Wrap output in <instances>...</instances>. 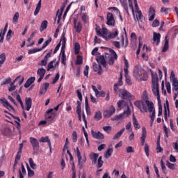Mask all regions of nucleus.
I'll return each mask as SVG.
<instances>
[{
    "mask_svg": "<svg viewBox=\"0 0 178 178\" xmlns=\"http://www.w3.org/2000/svg\"><path fill=\"white\" fill-rule=\"evenodd\" d=\"M153 40L156 44H159L161 42V33H157L156 32L153 33Z\"/></svg>",
    "mask_w": 178,
    "mask_h": 178,
    "instance_id": "26",
    "label": "nucleus"
},
{
    "mask_svg": "<svg viewBox=\"0 0 178 178\" xmlns=\"http://www.w3.org/2000/svg\"><path fill=\"white\" fill-rule=\"evenodd\" d=\"M81 19L85 24H88L89 22H90V17H88V15H87L86 14H82Z\"/></svg>",
    "mask_w": 178,
    "mask_h": 178,
    "instance_id": "35",
    "label": "nucleus"
},
{
    "mask_svg": "<svg viewBox=\"0 0 178 178\" xmlns=\"http://www.w3.org/2000/svg\"><path fill=\"white\" fill-rule=\"evenodd\" d=\"M104 165V161H102V156H100L97 159V168H102Z\"/></svg>",
    "mask_w": 178,
    "mask_h": 178,
    "instance_id": "45",
    "label": "nucleus"
},
{
    "mask_svg": "<svg viewBox=\"0 0 178 178\" xmlns=\"http://www.w3.org/2000/svg\"><path fill=\"white\" fill-rule=\"evenodd\" d=\"M40 10H41V0H40L38 3L37 4L36 8L34 11V15L37 16V15L40 13Z\"/></svg>",
    "mask_w": 178,
    "mask_h": 178,
    "instance_id": "37",
    "label": "nucleus"
},
{
    "mask_svg": "<svg viewBox=\"0 0 178 178\" xmlns=\"http://www.w3.org/2000/svg\"><path fill=\"white\" fill-rule=\"evenodd\" d=\"M0 101L2 102L3 106H4V108H6L7 109H8V111H10V110L15 111V108H13V106H12L9 104V102H8V100H6V99L2 98V99H0Z\"/></svg>",
    "mask_w": 178,
    "mask_h": 178,
    "instance_id": "13",
    "label": "nucleus"
},
{
    "mask_svg": "<svg viewBox=\"0 0 178 178\" xmlns=\"http://www.w3.org/2000/svg\"><path fill=\"white\" fill-rule=\"evenodd\" d=\"M166 166L168 168H169V169H171V170H175V169H176V165H175L169 161L166 162Z\"/></svg>",
    "mask_w": 178,
    "mask_h": 178,
    "instance_id": "48",
    "label": "nucleus"
},
{
    "mask_svg": "<svg viewBox=\"0 0 178 178\" xmlns=\"http://www.w3.org/2000/svg\"><path fill=\"white\" fill-rule=\"evenodd\" d=\"M19 20V13H15L14 16H13V23L14 24H17V22Z\"/></svg>",
    "mask_w": 178,
    "mask_h": 178,
    "instance_id": "44",
    "label": "nucleus"
},
{
    "mask_svg": "<svg viewBox=\"0 0 178 178\" xmlns=\"http://www.w3.org/2000/svg\"><path fill=\"white\" fill-rule=\"evenodd\" d=\"M45 47H47V45L42 46L40 49L34 48L33 49H31V50L29 51L28 54L29 55H31V54H35V52H40V51H42V49H44V48H45Z\"/></svg>",
    "mask_w": 178,
    "mask_h": 178,
    "instance_id": "29",
    "label": "nucleus"
},
{
    "mask_svg": "<svg viewBox=\"0 0 178 178\" xmlns=\"http://www.w3.org/2000/svg\"><path fill=\"white\" fill-rule=\"evenodd\" d=\"M151 74H152V84L156 85V84H159V79L158 78V74L156 72H154L153 71H151Z\"/></svg>",
    "mask_w": 178,
    "mask_h": 178,
    "instance_id": "16",
    "label": "nucleus"
},
{
    "mask_svg": "<svg viewBox=\"0 0 178 178\" xmlns=\"http://www.w3.org/2000/svg\"><path fill=\"white\" fill-rule=\"evenodd\" d=\"M164 109H165V120H167L168 119V113H166V109H168V111H169V102L166 101V104H165L164 106Z\"/></svg>",
    "mask_w": 178,
    "mask_h": 178,
    "instance_id": "49",
    "label": "nucleus"
},
{
    "mask_svg": "<svg viewBox=\"0 0 178 178\" xmlns=\"http://www.w3.org/2000/svg\"><path fill=\"white\" fill-rule=\"evenodd\" d=\"M74 152L78 158V163L79 166L81 168H83V164L86 163L87 159L86 158V156H83V158L81 157V153L80 152L79 147L74 149Z\"/></svg>",
    "mask_w": 178,
    "mask_h": 178,
    "instance_id": "4",
    "label": "nucleus"
},
{
    "mask_svg": "<svg viewBox=\"0 0 178 178\" xmlns=\"http://www.w3.org/2000/svg\"><path fill=\"white\" fill-rule=\"evenodd\" d=\"M108 51L110 54H106L105 56H100L99 58L97 59L98 63H101V65H102L105 69H108V64L106 62H108L110 66H112V65L115 63V60L118 59V54H116L115 51L111 49H108Z\"/></svg>",
    "mask_w": 178,
    "mask_h": 178,
    "instance_id": "1",
    "label": "nucleus"
},
{
    "mask_svg": "<svg viewBox=\"0 0 178 178\" xmlns=\"http://www.w3.org/2000/svg\"><path fill=\"white\" fill-rule=\"evenodd\" d=\"M152 91L154 95H156L158 101L161 99V96L159 95V84L152 85Z\"/></svg>",
    "mask_w": 178,
    "mask_h": 178,
    "instance_id": "14",
    "label": "nucleus"
},
{
    "mask_svg": "<svg viewBox=\"0 0 178 178\" xmlns=\"http://www.w3.org/2000/svg\"><path fill=\"white\" fill-rule=\"evenodd\" d=\"M89 156L92 161V165H96L97 161H98V156H99V155L97 153L92 152Z\"/></svg>",
    "mask_w": 178,
    "mask_h": 178,
    "instance_id": "20",
    "label": "nucleus"
},
{
    "mask_svg": "<svg viewBox=\"0 0 178 178\" xmlns=\"http://www.w3.org/2000/svg\"><path fill=\"white\" fill-rule=\"evenodd\" d=\"M6 60V54L5 53H3L0 55V67H2V65L5 63V61Z\"/></svg>",
    "mask_w": 178,
    "mask_h": 178,
    "instance_id": "36",
    "label": "nucleus"
},
{
    "mask_svg": "<svg viewBox=\"0 0 178 178\" xmlns=\"http://www.w3.org/2000/svg\"><path fill=\"white\" fill-rule=\"evenodd\" d=\"M76 105V113H81V102L80 101H77Z\"/></svg>",
    "mask_w": 178,
    "mask_h": 178,
    "instance_id": "51",
    "label": "nucleus"
},
{
    "mask_svg": "<svg viewBox=\"0 0 178 178\" xmlns=\"http://www.w3.org/2000/svg\"><path fill=\"white\" fill-rule=\"evenodd\" d=\"M133 123L136 130H138L140 126V124H138V121H137V119L136 118V117H134V115L133 116Z\"/></svg>",
    "mask_w": 178,
    "mask_h": 178,
    "instance_id": "40",
    "label": "nucleus"
},
{
    "mask_svg": "<svg viewBox=\"0 0 178 178\" xmlns=\"http://www.w3.org/2000/svg\"><path fill=\"white\" fill-rule=\"evenodd\" d=\"M144 150L147 156H149V147L148 146V144H145Z\"/></svg>",
    "mask_w": 178,
    "mask_h": 178,
    "instance_id": "56",
    "label": "nucleus"
},
{
    "mask_svg": "<svg viewBox=\"0 0 178 178\" xmlns=\"http://www.w3.org/2000/svg\"><path fill=\"white\" fill-rule=\"evenodd\" d=\"M156 150L157 154H159V152H162V151H163V149L161 147V143H159V141L157 142V146H156Z\"/></svg>",
    "mask_w": 178,
    "mask_h": 178,
    "instance_id": "59",
    "label": "nucleus"
},
{
    "mask_svg": "<svg viewBox=\"0 0 178 178\" xmlns=\"http://www.w3.org/2000/svg\"><path fill=\"white\" fill-rule=\"evenodd\" d=\"M134 76L137 79V80L141 81L143 80V81H147L148 79V74H147V72L144 70H138L136 69L134 71Z\"/></svg>",
    "mask_w": 178,
    "mask_h": 178,
    "instance_id": "3",
    "label": "nucleus"
},
{
    "mask_svg": "<svg viewBox=\"0 0 178 178\" xmlns=\"http://www.w3.org/2000/svg\"><path fill=\"white\" fill-rule=\"evenodd\" d=\"M103 130L106 131V133H111L112 131V127L111 126H106L103 127Z\"/></svg>",
    "mask_w": 178,
    "mask_h": 178,
    "instance_id": "58",
    "label": "nucleus"
},
{
    "mask_svg": "<svg viewBox=\"0 0 178 178\" xmlns=\"http://www.w3.org/2000/svg\"><path fill=\"white\" fill-rule=\"evenodd\" d=\"M72 140H73V143L77 142V132L74 131L72 133Z\"/></svg>",
    "mask_w": 178,
    "mask_h": 178,
    "instance_id": "62",
    "label": "nucleus"
},
{
    "mask_svg": "<svg viewBox=\"0 0 178 178\" xmlns=\"http://www.w3.org/2000/svg\"><path fill=\"white\" fill-rule=\"evenodd\" d=\"M121 3L125 12L127 13V15H129V6H127V0H121Z\"/></svg>",
    "mask_w": 178,
    "mask_h": 178,
    "instance_id": "33",
    "label": "nucleus"
},
{
    "mask_svg": "<svg viewBox=\"0 0 178 178\" xmlns=\"http://www.w3.org/2000/svg\"><path fill=\"white\" fill-rule=\"evenodd\" d=\"M146 138H147V129H145V127H143L142 128V136L140 138L142 145H144Z\"/></svg>",
    "mask_w": 178,
    "mask_h": 178,
    "instance_id": "22",
    "label": "nucleus"
},
{
    "mask_svg": "<svg viewBox=\"0 0 178 178\" xmlns=\"http://www.w3.org/2000/svg\"><path fill=\"white\" fill-rule=\"evenodd\" d=\"M127 106V103L124 100H120L118 102V108H123L124 106Z\"/></svg>",
    "mask_w": 178,
    "mask_h": 178,
    "instance_id": "43",
    "label": "nucleus"
},
{
    "mask_svg": "<svg viewBox=\"0 0 178 178\" xmlns=\"http://www.w3.org/2000/svg\"><path fill=\"white\" fill-rule=\"evenodd\" d=\"M149 22H152V20L155 19V9L152 6H150L149 9Z\"/></svg>",
    "mask_w": 178,
    "mask_h": 178,
    "instance_id": "21",
    "label": "nucleus"
},
{
    "mask_svg": "<svg viewBox=\"0 0 178 178\" xmlns=\"http://www.w3.org/2000/svg\"><path fill=\"white\" fill-rule=\"evenodd\" d=\"M74 29H76V33H81V30L83 29V24H81V22H79L76 23V22H74Z\"/></svg>",
    "mask_w": 178,
    "mask_h": 178,
    "instance_id": "27",
    "label": "nucleus"
},
{
    "mask_svg": "<svg viewBox=\"0 0 178 178\" xmlns=\"http://www.w3.org/2000/svg\"><path fill=\"white\" fill-rule=\"evenodd\" d=\"M131 113V111H130V108H129V106H127V109L126 111L124 112V113L114 116L112 118V120H120V119H123V118H124L125 115L126 116H129Z\"/></svg>",
    "mask_w": 178,
    "mask_h": 178,
    "instance_id": "6",
    "label": "nucleus"
},
{
    "mask_svg": "<svg viewBox=\"0 0 178 178\" xmlns=\"http://www.w3.org/2000/svg\"><path fill=\"white\" fill-rule=\"evenodd\" d=\"M48 27V21L44 20L42 22L40 28V31H44Z\"/></svg>",
    "mask_w": 178,
    "mask_h": 178,
    "instance_id": "32",
    "label": "nucleus"
},
{
    "mask_svg": "<svg viewBox=\"0 0 178 178\" xmlns=\"http://www.w3.org/2000/svg\"><path fill=\"white\" fill-rule=\"evenodd\" d=\"M45 73H47V70L44 68H39L38 70L37 74L40 76L38 79V83H41L42 79H44V76H45Z\"/></svg>",
    "mask_w": 178,
    "mask_h": 178,
    "instance_id": "10",
    "label": "nucleus"
},
{
    "mask_svg": "<svg viewBox=\"0 0 178 178\" xmlns=\"http://www.w3.org/2000/svg\"><path fill=\"white\" fill-rule=\"evenodd\" d=\"M29 165L32 169H37V165L34 163V161L33 159H29Z\"/></svg>",
    "mask_w": 178,
    "mask_h": 178,
    "instance_id": "53",
    "label": "nucleus"
},
{
    "mask_svg": "<svg viewBox=\"0 0 178 178\" xmlns=\"http://www.w3.org/2000/svg\"><path fill=\"white\" fill-rule=\"evenodd\" d=\"M57 45H66V38L62 36L60 42Z\"/></svg>",
    "mask_w": 178,
    "mask_h": 178,
    "instance_id": "57",
    "label": "nucleus"
},
{
    "mask_svg": "<svg viewBox=\"0 0 178 178\" xmlns=\"http://www.w3.org/2000/svg\"><path fill=\"white\" fill-rule=\"evenodd\" d=\"M122 72L120 73V78L118 79V83H115L114 85V91L115 92H118L119 91V87L123 86V81L122 79Z\"/></svg>",
    "mask_w": 178,
    "mask_h": 178,
    "instance_id": "18",
    "label": "nucleus"
},
{
    "mask_svg": "<svg viewBox=\"0 0 178 178\" xmlns=\"http://www.w3.org/2000/svg\"><path fill=\"white\" fill-rule=\"evenodd\" d=\"M20 158H22V152H18L16 156H15V165H17L19 163V161H20Z\"/></svg>",
    "mask_w": 178,
    "mask_h": 178,
    "instance_id": "50",
    "label": "nucleus"
},
{
    "mask_svg": "<svg viewBox=\"0 0 178 178\" xmlns=\"http://www.w3.org/2000/svg\"><path fill=\"white\" fill-rule=\"evenodd\" d=\"M136 41H137V35H136V33H132L131 34V42L132 44H136Z\"/></svg>",
    "mask_w": 178,
    "mask_h": 178,
    "instance_id": "47",
    "label": "nucleus"
},
{
    "mask_svg": "<svg viewBox=\"0 0 178 178\" xmlns=\"http://www.w3.org/2000/svg\"><path fill=\"white\" fill-rule=\"evenodd\" d=\"M92 137H94V138H97V140H104V138H105V136H104L100 131L95 132L92 131Z\"/></svg>",
    "mask_w": 178,
    "mask_h": 178,
    "instance_id": "17",
    "label": "nucleus"
},
{
    "mask_svg": "<svg viewBox=\"0 0 178 178\" xmlns=\"http://www.w3.org/2000/svg\"><path fill=\"white\" fill-rule=\"evenodd\" d=\"M3 134L6 136V137H9L12 136V129L9 127H7L3 130Z\"/></svg>",
    "mask_w": 178,
    "mask_h": 178,
    "instance_id": "30",
    "label": "nucleus"
},
{
    "mask_svg": "<svg viewBox=\"0 0 178 178\" xmlns=\"http://www.w3.org/2000/svg\"><path fill=\"white\" fill-rule=\"evenodd\" d=\"M112 152H113V149L110 148L108 149L107 151L106 152V154L104 155V157L108 159V158H109L111 156V155H112Z\"/></svg>",
    "mask_w": 178,
    "mask_h": 178,
    "instance_id": "46",
    "label": "nucleus"
},
{
    "mask_svg": "<svg viewBox=\"0 0 178 178\" xmlns=\"http://www.w3.org/2000/svg\"><path fill=\"white\" fill-rule=\"evenodd\" d=\"M134 105H135V106L138 108V109H140V112H145V111H144V109H143V105L141 104V100L135 102Z\"/></svg>",
    "mask_w": 178,
    "mask_h": 178,
    "instance_id": "39",
    "label": "nucleus"
},
{
    "mask_svg": "<svg viewBox=\"0 0 178 178\" xmlns=\"http://www.w3.org/2000/svg\"><path fill=\"white\" fill-rule=\"evenodd\" d=\"M25 104H26V111L29 112L30 109H31V105H33V100L31 97H26L25 99Z\"/></svg>",
    "mask_w": 178,
    "mask_h": 178,
    "instance_id": "19",
    "label": "nucleus"
},
{
    "mask_svg": "<svg viewBox=\"0 0 178 178\" xmlns=\"http://www.w3.org/2000/svg\"><path fill=\"white\" fill-rule=\"evenodd\" d=\"M85 105H86V111L87 115H91V111L90 110V105L88 104V99L86 97L85 99Z\"/></svg>",
    "mask_w": 178,
    "mask_h": 178,
    "instance_id": "34",
    "label": "nucleus"
},
{
    "mask_svg": "<svg viewBox=\"0 0 178 178\" xmlns=\"http://www.w3.org/2000/svg\"><path fill=\"white\" fill-rule=\"evenodd\" d=\"M170 79H171L172 81V83H178V80H177V79L176 78V76H175V73L171 72Z\"/></svg>",
    "mask_w": 178,
    "mask_h": 178,
    "instance_id": "60",
    "label": "nucleus"
},
{
    "mask_svg": "<svg viewBox=\"0 0 178 178\" xmlns=\"http://www.w3.org/2000/svg\"><path fill=\"white\" fill-rule=\"evenodd\" d=\"M29 141L32 145L33 151H38V149H40V143L37 138L31 137L29 138Z\"/></svg>",
    "mask_w": 178,
    "mask_h": 178,
    "instance_id": "5",
    "label": "nucleus"
},
{
    "mask_svg": "<svg viewBox=\"0 0 178 178\" xmlns=\"http://www.w3.org/2000/svg\"><path fill=\"white\" fill-rule=\"evenodd\" d=\"M120 97H121L122 99H127L131 97V94H130L126 89H121L120 90Z\"/></svg>",
    "mask_w": 178,
    "mask_h": 178,
    "instance_id": "8",
    "label": "nucleus"
},
{
    "mask_svg": "<svg viewBox=\"0 0 178 178\" xmlns=\"http://www.w3.org/2000/svg\"><path fill=\"white\" fill-rule=\"evenodd\" d=\"M26 168L28 170V176L29 177H33L34 176V171L30 168V166H29V164L26 163Z\"/></svg>",
    "mask_w": 178,
    "mask_h": 178,
    "instance_id": "42",
    "label": "nucleus"
},
{
    "mask_svg": "<svg viewBox=\"0 0 178 178\" xmlns=\"http://www.w3.org/2000/svg\"><path fill=\"white\" fill-rule=\"evenodd\" d=\"M105 94L106 93L104 91H98V93H96L95 95L97 98H99V97H105Z\"/></svg>",
    "mask_w": 178,
    "mask_h": 178,
    "instance_id": "63",
    "label": "nucleus"
},
{
    "mask_svg": "<svg viewBox=\"0 0 178 178\" xmlns=\"http://www.w3.org/2000/svg\"><path fill=\"white\" fill-rule=\"evenodd\" d=\"M6 31H8V23L6 24L3 33H0V44L3 42V38L5 37V34H6Z\"/></svg>",
    "mask_w": 178,
    "mask_h": 178,
    "instance_id": "23",
    "label": "nucleus"
},
{
    "mask_svg": "<svg viewBox=\"0 0 178 178\" xmlns=\"http://www.w3.org/2000/svg\"><path fill=\"white\" fill-rule=\"evenodd\" d=\"M92 66L93 70H95V72H97L98 74L99 75L102 74V67H101L100 65L94 63Z\"/></svg>",
    "mask_w": 178,
    "mask_h": 178,
    "instance_id": "24",
    "label": "nucleus"
},
{
    "mask_svg": "<svg viewBox=\"0 0 178 178\" xmlns=\"http://www.w3.org/2000/svg\"><path fill=\"white\" fill-rule=\"evenodd\" d=\"M138 17H136V20L138 22V20H140V22H143V19H144V15H143V13L141 11H138Z\"/></svg>",
    "mask_w": 178,
    "mask_h": 178,
    "instance_id": "52",
    "label": "nucleus"
},
{
    "mask_svg": "<svg viewBox=\"0 0 178 178\" xmlns=\"http://www.w3.org/2000/svg\"><path fill=\"white\" fill-rule=\"evenodd\" d=\"M123 133H124V128L122 129L113 136V140H118V138H120V137H122V135L123 134Z\"/></svg>",
    "mask_w": 178,
    "mask_h": 178,
    "instance_id": "38",
    "label": "nucleus"
},
{
    "mask_svg": "<svg viewBox=\"0 0 178 178\" xmlns=\"http://www.w3.org/2000/svg\"><path fill=\"white\" fill-rule=\"evenodd\" d=\"M101 31H102L101 27L96 25L95 31L97 33V35H99V37H102V38H106V36L102 34V32H101Z\"/></svg>",
    "mask_w": 178,
    "mask_h": 178,
    "instance_id": "31",
    "label": "nucleus"
},
{
    "mask_svg": "<svg viewBox=\"0 0 178 178\" xmlns=\"http://www.w3.org/2000/svg\"><path fill=\"white\" fill-rule=\"evenodd\" d=\"M82 64H83V57L81 56H78L76 60V65H82Z\"/></svg>",
    "mask_w": 178,
    "mask_h": 178,
    "instance_id": "55",
    "label": "nucleus"
},
{
    "mask_svg": "<svg viewBox=\"0 0 178 178\" xmlns=\"http://www.w3.org/2000/svg\"><path fill=\"white\" fill-rule=\"evenodd\" d=\"M161 166L163 173L166 174V166H165V163H163V160L161 161Z\"/></svg>",
    "mask_w": 178,
    "mask_h": 178,
    "instance_id": "61",
    "label": "nucleus"
},
{
    "mask_svg": "<svg viewBox=\"0 0 178 178\" xmlns=\"http://www.w3.org/2000/svg\"><path fill=\"white\" fill-rule=\"evenodd\" d=\"M66 7V6L64 4L63 6H60V10H58L57 13H56V16H57V23L58 24H59V23H60V20L62 19V14L63 13V10H65V8Z\"/></svg>",
    "mask_w": 178,
    "mask_h": 178,
    "instance_id": "12",
    "label": "nucleus"
},
{
    "mask_svg": "<svg viewBox=\"0 0 178 178\" xmlns=\"http://www.w3.org/2000/svg\"><path fill=\"white\" fill-rule=\"evenodd\" d=\"M141 105L144 112H150L154 109V103L149 101L148 92L147 90L143 91L141 97Z\"/></svg>",
    "mask_w": 178,
    "mask_h": 178,
    "instance_id": "2",
    "label": "nucleus"
},
{
    "mask_svg": "<svg viewBox=\"0 0 178 178\" xmlns=\"http://www.w3.org/2000/svg\"><path fill=\"white\" fill-rule=\"evenodd\" d=\"M149 112L152 114L149 115V118H150V126H152L153 123H154V120H155V108L154 107V104H153V108L152 110L150 111L149 110H148Z\"/></svg>",
    "mask_w": 178,
    "mask_h": 178,
    "instance_id": "25",
    "label": "nucleus"
},
{
    "mask_svg": "<svg viewBox=\"0 0 178 178\" xmlns=\"http://www.w3.org/2000/svg\"><path fill=\"white\" fill-rule=\"evenodd\" d=\"M118 35L119 31L118 30V29H114L112 32H111L107 36H106V38L104 39L108 41V40H111V38H115V37H118Z\"/></svg>",
    "mask_w": 178,
    "mask_h": 178,
    "instance_id": "11",
    "label": "nucleus"
},
{
    "mask_svg": "<svg viewBox=\"0 0 178 178\" xmlns=\"http://www.w3.org/2000/svg\"><path fill=\"white\" fill-rule=\"evenodd\" d=\"M94 119H95L97 122L101 120V119H102V113H101V111H97L95 115Z\"/></svg>",
    "mask_w": 178,
    "mask_h": 178,
    "instance_id": "41",
    "label": "nucleus"
},
{
    "mask_svg": "<svg viewBox=\"0 0 178 178\" xmlns=\"http://www.w3.org/2000/svg\"><path fill=\"white\" fill-rule=\"evenodd\" d=\"M115 109L113 106H111L108 109H106L103 113V116L106 118H111L115 113Z\"/></svg>",
    "mask_w": 178,
    "mask_h": 178,
    "instance_id": "7",
    "label": "nucleus"
},
{
    "mask_svg": "<svg viewBox=\"0 0 178 178\" xmlns=\"http://www.w3.org/2000/svg\"><path fill=\"white\" fill-rule=\"evenodd\" d=\"M16 99L18 102H19L22 109H24V105L23 104V101H22V97H20V95H17Z\"/></svg>",
    "mask_w": 178,
    "mask_h": 178,
    "instance_id": "54",
    "label": "nucleus"
},
{
    "mask_svg": "<svg viewBox=\"0 0 178 178\" xmlns=\"http://www.w3.org/2000/svg\"><path fill=\"white\" fill-rule=\"evenodd\" d=\"M40 143H47L49 145V148H51V140H49V137L46 136V137H41L39 140Z\"/></svg>",
    "mask_w": 178,
    "mask_h": 178,
    "instance_id": "28",
    "label": "nucleus"
},
{
    "mask_svg": "<svg viewBox=\"0 0 178 178\" xmlns=\"http://www.w3.org/2000/svg\"><path fill=\"white\" fill-rule=\"evenodd\" d=\"M54 109L51 108L47 111L45 113V118L47 120H52L55 118V114H54Z\"/></svg>",
    "mask_w": 178,
    "mask_h": 178,
    "instance_id": "15",
    "label": "nucleus"
},
{
    "mask_svg": "<svg viewBox=\"0 0 178 178\" xmlns=\"http://www.w3.org/2000/svg\"><path fill=\"white\" fill-rule=\"evenodd\" d=\"M152 26V27H158V26H159V20L154 19L153 21Z\"/></svg>",
    "mask_w": 178,
    "mask_h": 178,
    "instance_id": "64",
    "label": "nucleus"
},
{
    "mask_svg": "<svg viewBox=\"0 0 178 178\" xmlns=\"http://www.w3.org/2000/svg\"><path fill=\"white\" fill-rule=\"evenodd\" d=\"M106 19V24H108V26H115V18L113 17V14L108 13Z\"/></svg>",
    "mask_w": 178,
    "mask_h": 178,
    "instance_id": "9",
    "label": "nucleus"
}]
</instances>
